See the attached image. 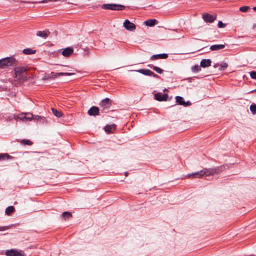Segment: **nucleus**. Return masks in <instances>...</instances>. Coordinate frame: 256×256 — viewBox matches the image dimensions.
I'll use <instances>...</instances> for the list:
<instances>
[{"label": "nucleus", "mask_w": 256, "mask_h": 256, "mask_svg": "<svg viewBox=\"0 0 256 256\" xmlns=\"http://www.w3.org/2000/svg\"><path fill=\"white\" fill-rule=\"evenodd\" d=\"M27 68L24 66H18L14 68L13 77L18 83H22L27 80L29 77L26 76Z\"/></svg>", "instance_id": "f257e3e1"}, {"label": "nucleus", "mask_w": 256, "mask_h": 256, "mask_svg": "<svg viewBox=\"0 0 256 256\" xmlns=\"http://www.w3.org/2000/svg\"><path fill=\"white\" fill-rule=\"evenodd\" d=\"M217 168H204L200 171H198L192 174H188L187 176L190 178L192 176L194 178H200L203 176H209L212 175L216 173Z\"/></svg>", "instance_id": "f03ea898"}, {"label": "nucleus", "mask_w": 256, "mask_h": 256, "mask_svg": "<svg viewBox=\"0 0 256 256\" xmlns=\"http://www.w3.org/2000/svg\"><path fill=\"white\" fill-rule=\"evenodd\" d=\"M2 59L4 68L10 66H15L17 64L18 62L13 56L6 57Z\"/></svg>", "instance_id": "7ed1b4c3"}, {"label": "nucleus", "mask_w": 256, "mask_h": 256, "mask_svg": "<svg viewBox=\"0 0 256 256\" xmlns=\"http://www.w3.org/2000/svg\"><path fill=\"white\" fill-rule=\"evenodd\" d=\"M102 8L109 9L112 10H122L125 8V6L123 5L114 4H104L102 6Z\"/></svg>", "instance_id": "20e7f679"}, {"label": "nucleus", "mask_w": 256, "mask_h": 256, "mask_svg": "<svg viewBox=\"0 0 256 256\" xmlns=\"http://www.w3.org/2000/svg\"><path fill=\"white\" fill-rule=\"evenodd\" d=\"M14 119L18 118L21 120L24 121V120H27V121H30L33 119L34 115L30 112H27V113H22L20 114L19 116H16L14 115Z\"/></svg>", "instance_id": "39448f33"}, {"label": "nucleus", "mask_w": 256, "mask_h": 256, "mask_svg": "<svg viewBox=\"0 0 256 256\" xmlns=\"http://www.w3.org/2000/svg\"><path fill=\"white\" fill-rule=\"evenodd\" d=\"M5 254L6 256H26L24 252L22 250L16 249H11L6 252Z\"/></svg>", "instance_id": "423d86ee"}, {"label": "nucleus", "mask_w": 256, "mask_h": 256, "mask_svg": "<svg viewBox=\"0 0 256 256\" xmlns=\"http://www.w3.org/2000/svg\"><path fill=\"white\" fill-rule=\"evenodd\" d=\"M216 18V14H210L208 13H204L202 14V18L206 22L212 23L214 21Z\"/></svg>", "instance_id": "0eeeda50"}, {"label": "nucleus", "mask_w": 256, "mask_h": 256, "mask_svg": "<svg viewBox=\"0 0 256 256\" xmlns=\"http://www.w3.org/2000/svg\"><path fill=\"white\" fill-rule=\"evenodd\" d=\"M124 26L128 31L133 32L136 29V26L128 20H126L123 24Z\"/></svg>", "instance_id": "6e6552de"}, {"label": "nucleus", "mask_w": 256, "mask_h": 256, "mask_svg": "<svg viewBox=\"0 0 256 256\" xmlns=\"http://www.w3.org/2000/svg\"><path fill=\"white\" fill-rule=\"evenodd\" d=\"M100 106L102 108L103 110H108L111 106V102L108 98H106L102 100L100 103Z\"/></svg>", "instance_id": "1a4fd4ad"}, {"label": "nucleus", "mask_w": 256, "mask_h": 256, "mask_svg": "<svg viewBox=\"0 0 256 256\" xmlns=\"http://www.w3.org/2000/svg\"><path fill=\"white\" fill-rule=\"evenodd\" d=\"M154 98L158 101H166L168 98V95L166 94H162L161 92L156 93L154 94Z\"/></svg>", "instance_id": "9d476101"}, {"label": "nucleus", "mask_w": 256, "mask_h": 256, "mask_svg": "<svg viewBox=\"0 0 256 256\" xmlns=\"http://www.w3.org/2000/svg\"><path fill=\"white\" fill-rule=\"evenodd\" d=\"M176 100L178 104L184 106H186L191 104V103L190 101L185 102L183 98L180 96H176Z\"/></svg>", "instance_id": "9b49d317"}, {"label": "nucleus", "mask_w": 256, "mask_h": 256, "mask_svg": "<svg viewBox=\"0 0 256 256\" xmlns=\"http://www.w3.org/2000/svg\"><path fill=\"white\" fill-rule=\"evenodd\" d=\"M116 126L114 124H108L104 127L105 132L108 134L113 133L116 130Z\"/></svg>", "instance_id": "f8f14e48"}, {"label": "nucleus", "mask_w": 256, "mask_h": 256, "mask_svg": "<svg viewBox=\"0 0 256 256\" xmlns=\"http://www.w3.org/2000/svg\"><path fill=\"white\" fill-rule=\"evenodd\" d=\"M90 116H96L99 114V109L98 107L93 106L88 112Z\"/></svg>", "instance_id": "ddd939ff"}, {"label": "nucleus", "mask_w": 256, "mask_h": 256, "mask_svg": "<svg viewBox=\"0 0 256 256\" xmlns=\"http://www.w3.org/2000/svg\"><path fill=\"white\" fill-rule=\"evenodd\" d=\"M74 74V73L71 72H56L54 73V72H51L50 76L53 78H55L60 76H69Z\"/></svg>", "instance_id": "4468645a"}, {"label": "nucleus", "mask_w": 256, "mask_h": 256, "mask_svg": "<svg viewBox=\"0 0 256 256\" xmlns=\"http://www.w3.org/2000/svg\"><path fill=\"white\" fill-rule=\"evenodd\" d=\"M168 57V55L166 54H162L152 55L150 58L151 60H157V59H166Z\"/></svg>", "instance_id": "2eb2a0df"}, {"label": "nucleus", "mask_w": 256, "mask_h": 256, "mask_svg": "<svg viewBox=\"0 0 256 256\" xmlns=\"http://www.w3.org/2000/svg\"><path fill=\"white\" fill-rule=\"evenodd\" d=\"M73 49L70 47L64 48L62 52V54L66 57L69 56L73 52Z\"/></svg>", "instance_id": "dca6fc26"}, {"label": "nucleus", "mask_w": 256, "mask_h": 256, "mask_svg": "<svg viewBox=\"0 0 256 256\" xmlns=\"http://www.w3.org/2000/svg\"><path fill=\"white\" fill-rule=\"evenodd\" d=\"M211 60L210 59H202L200 62V66L202 68H206L211 65Z\"/></svg>", "instance_id": "f3484780"}, {"label": "nucleus", "mask_w": 256, "mask_h": 256, "mask_svg": "<svg viewBox=\"0 0 256 256\" xmlns=\"http://www.w3.org/2000/svg\"><path fill=\"white\" fill-rule=\"evenodd\" d=\"M225 48V44H214L210 46V49L212 51L218 50Z\"/></svg>", "instance_id": "a211bd4d"}, {"label": "nucleus", "mask_w": 256, "mask_h": 256, "mask_svg": "<svg viewBox=\"0 0 256 256\" xmlns=\"http://www.w3.org/2000/svg\"><path fill=\"white\" fill-rule=\"evenodd\" d=\"M145 24L148 26H153L157 23V20L156 19L148 20L144 22Z\"/></svg>", "instance_id": "6ab92c4d"}, {"label": "nucleus", "mask_w": 256, "mask_h": 256, "mask_svg": "<svg viewBox=\"0 0 256 256\" xmlns=\"http://www.w3.org/2000/svg\"><path fill=\"white\" fill-rule=\"evenodd\" d=\"M136 71L140 74H142L145 76H150V72H151V70L148 69H140Z\"/></svg>", "instance_id": "aec40b11"}, {"label": "nucleus", "mask_w": 256, "mask_h": 256, "mask_svg": "<svg viewBox=\"0 0 256 256\" xmlns=\"http://www.w3.org/2000/svg\"><path fill=\"white\" fill-rule=\"evenodd\" d=\"M36 52V50H34L32 48H25L23 50L24 54H34Z\"/></svg>", "instance_id": "412c9836"}, {"label": "nucleus", "mask_w": 256, "mask_h": 256, "mask_svg": "<svg viewBox=\"0 0 256 256\" xmlns=\"http://www.w3.org/2000/svg\"><path fill=\"white\" fill-rule=\"evenodd\" d=\"M36 36L42 38H46L48 36V32L46 31H38Z\"/></svg>", "instance_id": "4be33fe9"}, {"label": "nucleus", "mask_w": 256, "mask_h": 256, "mask_svg": "<svg viewBox=\"0 0 256 256\" xmlns=\"http://www.w3.org/2000/svg\"><path fill=\"white\" fill-rule=\"evenodd\" d=\"M14 207L13 206H10L8 207L5 210V212L6 214L10 215L14 211Z\"/></svg>", "instance_id": "5701e85b"}, {"label": "nucleus", "mask_w": 256, "mask_h": 256, "mask_svg": "<svg viewBox=\"0 0 256 256\" xmlns=\"http://www.w3.org/2000/svg\"><path fill=\"white\" fill-rule=\"evenodd\" d=\"M52 112L53 114L58 118H60L62 116V112L54 110V108H52Z\"/></svg>", "instance_id": "b1692460"}, {"label": "nucleus", "mask_w": 256, "mask_h": 256, "mask_svg": "<svg viewBox=\"0 0 256 256\" xmlns=\"http://www.w3.org/2000/svg\"><path fill=\"white\" fill-rule=\"evenodd\" d=\"M62 217L64 218V219H66V218H70V217L72 216V214L68 212H64L62 214Z\"/></svg>", "instance_id": "393cba45"}, {"label": "nucleus", "mask_w": 256, "mask_h": 256, "mask_svg": "<svg viewBox=\"0 0 256 256\" xmlns=\"http://www.w3.org/2000/svg\"><path fill=\"white\" fill-rule=\"evenodd\" d=\"M228 66V64L226 62H223L220 64L219 70H224Z\"/></svg>", "instance_id": "a878e982"}, {"label": "nucleus", "mask_w": 256, "mask_h": 256, "mask_svg": "<svg viewBox=\"0 0 256 256\" xmlns=\"http://www.w3.org/2000/svg\"><path fill=\"white\" fill-rule=\"evenodd\" d=\"M11 156L8 154H0V160H4L6 158L8 159Z\"/></svg>", "instance_id": "bb28decb"}, {"label": "nucleus", "mask_w": 256, "mask_h": 256, "mask_svg": "<svg viewBox=\"0 0 256 256\" xmlns=\"http://www.w3.org/2000/svg\"><path fill=\"white\" fill-rule=\"evenodd\" d=\"M152 68L153 70L156 71L158 74H162L163 72V70L161 69L160 68L156 66H152Z\"/></svg>", "instance_id": "cd10ccee"}, {"label": "nucleus", "mask_w": 256, "mask_h": 256, "mask_svg": "<svg viewBox=\"0 0 256 256\" xmlns=\"http://www.w3.org/2000/svg\"><path fill=\"white\" fill-rule=\"evenodd\" d=\"M32 120H42V121H44L46 118L44 117V116H34V118H33V119Z\"/></svg>", "instance_id": "c85d7f7f"}, {"label": "nucleus", "mask_w": 256, "mask_h": 256, "mask_svg": "<svg viewBox=\"0 0 256 256\" xmlns=\"http://www.w3.org/2000/svg\"><path fill=\"white\" fill-rule=\"evenodd\" d=\"M250 6H244L240 8V10L242 12H246L248 10L250 9Z\"/></svg>", "instance_id": "c756f323"}, {"label": "nucleus", "mask_w": 256, "mask_h": 256, "mask_svg": "<svg viewBox=\"0 0 256 256\" xmlns=\"http://www.w3.org/2000/svg\"><path fill=\"white\" fill-rule=\"evenodd\" d=\"M250 110L253 114H256V105H251L250 106Z\"/></svg>", "instance_id": "7c9ffc66"}, {"label": "nucleus", "mask_w": 256, "mask_h": 256, "mask_svg": "<svg viewBox=\"0 0 256 256\" xmlns=\"http://www.w3.org/2000/svg\"><path fill=\"white\" fill-rule=\"evenodd\" d=\"M250 76L252 79H256V72L252 71L250 72Z\"/></svg>", "instance_id": "2f4dec72"}, {"label": "nucleus", "mask_w": 256, "mask_h": 256, "mask_svg": "<svg viewBox=\"0 0 256 256\" xmlns=\"http://www.w3.org/2000/svg\"><path fill=\"white\" fill-rule=\"evenodd\" d=\"M192 71L193 72H198L200 70V67L198 65H195L192 68Z\"/></svg>", "instance_id": "473e14b6"}, {"label": "nucleus", "mask_w": 256, "mask_h": 256, "mask_svg": "<svg viewBox=\"0 0 256 256\" xmlns=\"http://www.w3.org/2000/svg\"><path fill=\"white\" fill-rule=\"evenodd\" d=\"M218 25L219 28H224L226 26V24H224L222 21H219Z\"/></svg>", "instance_id": "72a5a7b5"}, {"label": "nucleus", "mask_w": 256, "mask_h": 256, "mask_svg": "<svg viewBox=\"0 0 256 256\" xmlns=\"http://www.w3.org/2000/svg\"><path fill=\"white\" fill-rule=\"evenodd\" d=\"M22 143H23L24 144H28V145L32 144V142L29 140H24L22 141Z\"/></svg>", "instance_id": "f704fd0d"}, {"label": "nucleus", "mask_w": 256, "mask_h": 256, "mask_svg": "<svg viewBox=\"0 0 256 256\" xmlns=\"http://www.w3.org/2000/svg\"><path fill=\"white\" fill-rule=\"evenodd\" d=\"M4 68L3 59L0 60V69H3Z\"/></svg>", "instance_id": "c9c22d12"}, {"label": "nucleus", "mask_w": 256, "mask_h": 256, "mask_svg": "<svg viewBox=\"0 0 256 256\" xmlns=\"http://www.w3.org/2000/svg\"><path fill=\"white\" fill-rule=\"evenodd\" d=\"M8 228V226H0V231H4Z\"/></svg>", "instance_id": "e433bc0d"}, {"label": "nucleus", "mask_w": 256, "mask_h": 256, "mask_svg": "<svg viewBox=\"0 0 256 256\" xmlns=\"http://www.w3.org/2000/svg\"><path fill=\"white\" fill-rule=\"evenodd\" d=\"M150 76H154V78H158V76L157 74H155L152 71H151L150 74Z\"/></svg>", "instance_id": "4c0bfd02"}, {"label": "nucleus", "mask_w": 256, "mask_h": 256, "mask_svg": "<svg viewBox=\"0 0 256 256\" xmlns=\"http://www.w3.org/2000/svg\"><path fill=\"white\" fill-rule=\"evenodd\" d=\"M218 66H220V64L218 63H216V64H215L214 65V68H218Z\"/></svg>", "instance_id": "58836bf2"}, {"label": "nucleus", "mask_w": 256, "mask_h": 256, "mask_svg": "<svg viewBox=\"0 0 256 256\" xmlns=\"http://www.w3.org/2000/svg\"><path fill=\"white\" fill-rule=\"evenodd\" d=\"M252 9L254 10H256V6H254L252 8Z\"/></svg>", "instance_id": "ea45409f"}, {"label": "nucleus", "mask_w": 256, "mask_h": 256, "mask_svg": "<svg viewBox=\"0 0 256 256\" xmlns=\"http://www.w3.org/2000/svg\"><path fill=\"white\" fill-rule=\"evenodd\" d=\"M128 173L127 172H125V175H126V176L128 175Z\"/></svg>", "instance_id": "a19ab883"}]
</instances>
